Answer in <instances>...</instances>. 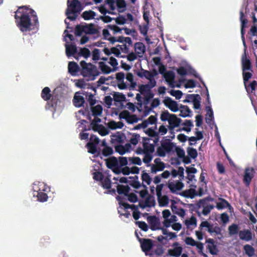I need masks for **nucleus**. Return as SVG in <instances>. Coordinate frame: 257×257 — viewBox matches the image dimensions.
<instances>
[{"label":"nucleus","mask_w":257,"mask_h":257,"mask_svg":"<svg viewBox=\"0 0 257 257\" xmlns=\"http://www.w3.org/2000/svg\"><path fill=\"white\" fill-rule=\"evenodd\" d=\"M113 100L115 102H119L121 101H124L125 100V95L118 92H114V93L113 95Z\"/></svg>","instance_id":"45"},{"label":"nucleus","mask_w":257,"mask_h":257,"mask_svg":"<svg viewBox=\"0 0 257 257\" xmlns=\"http://www.w3.org/2000/svg\"><path fill=\"white\" fill-rule=\"evenodd\" d=\"M206 242L207 243V249L208 250L209 253L212 255H216L219 252V250L215 244V241L212 238H207L206 239Z\"/></svg>","instance_id":"15"},{"label":"nucleus","mask_w":257,"mask_h":257,"mask_svg":"<svg viewBox=\"0 0 257 257\" xmlns=\"http://www.w3.org/2000/svg\"><path fill=\"white\" fill-rule=\"evenodd\" d=\"M241 64L243 71H251L250 60L247 58L245 54L242 57Z\"/></svg>","instance_id":"20"},{"label":"nucleus","mask_w":257,"mask_h":257,"mask_svg":"<svg viewBox=\"0 0 257 257\" xmlns=\"http://www.w3.org/2000/svg\"><path fill=\"white\" fill-rule=\"evenodd\" d=\"M136 224L138 225L139 227L142 229L144 231L147 232L148 229V225L145 221H136Z\"/></svg>","instance_id":"57"},{"label":"nucleus","mask_w":257,"mask_h":257,"mask_svg":"<svg viewBox=\"0 0 257 257\" xmlns=\"http://www.w3.org/2000/svg\"><path fill=\"white\" fill-rule=\"evenodd\" d=\"M146 133L150 137L158 136L159 133L156 132L152 128H149L146 131Z\"/></svg>","instance_id":"64"},{"label":"nucleus","mask_w":257,"mask_h":257,"mask_svg":"<svg viewBox=\"0 0 257 257\" xmlns=\"http://www.w3.org/2000/svg\"><path fill=\"white\" fill-rule=\"evenodd\" d=\"M136 234L139 241L140 242L142 250L144 252L149 251L152 249L153 245L152 240L151 239L141 238L139 237L136 232Z\"/></svg>","instance_id":"10"},{"label":"nucleus","mask_w":257,"mask_h":257,"mask_svg":"<svg viewBox=\"0 0 257 257\" xmlns=\"http://www.w3.org/2000/svg\"><path fill=\"white\" fill-rule=\"evenodd\" d=\"M140 137V136L139 134L134 133L132 135V137L131 138L130 140V143L134 145H136L137 144H138L139 142Z\"/></svg>","instance_id":"58"},{"label":"nucleus","mask_w":257,"mask_h":257,"mask_svg":"<svg viewBox=\"0 0 257 257\" xmlns=\"http://www.w3.org/2000/svg\"><path fill=\"white\" fill-rule=\"evenodd\" d=\"M176 147L174 143L171 142V140L166 139L161 142V146L157 149V155L161 157H164L167 153H169L173 150Z\"/></svg>","instance_id":"5"},{"label":"nucleus","mask_w":257,"mask_h":257,"mask_svg":"<svg viewBox=\"0 0 257 257\" xmlns=\"http://www.w3.org/2000/svg\"><path fill=\"white\" fill-rule=\"evenodd\" d=\"M147 220L151 230H157L160 229V221L156 216L148 217Z\"/></svg>","instance_id":"14"},{"label":"nucleus","mask_w":257,"mask_h":257,"mask_svg":"<svg viewBox=\"0 0 257 257\" xmlns=\"http://www.w3.org/2000/svg\"><path fill=\"white\" fill-rule=\"evenodd\" d=\"M182 252V248L181 246L175 247L173 249H169L168 250V253L170 256L178 257Z\"/></svg>","instance_id":"27"},{"label":"nucleus","mask_w":257,"mask_h":257,"mask_svg":"<svg viewBox=\"0 0 257 257\" xmlns=\"http://www.w3.org/2000/svg\"><path fill=\"white\" fill-rule=\"evenodd\" d=\"M78 55L83 56L85 58H87L90 57L91 52L88 48L84 47L80 48Z\"/></svg>","instance_id":"47"},{"label":"nucleus","mask_w":257,"mask_h":257,"mask_svg":"<svg viewBox=\"0 0 257 257\" xmlns=\"http://www.w3.org/2000/svg\"><path fill=\"white\" fill-rule=\"evenodd\" d=\"M238 236L240 239L245 240L246 241H250L252 238V234L250 230L248 229H244L241 230L238 232Z\"/></svg>","instance_id":"16"},{"label":"nucleus","mask_w":257,"mask_h":257,"mask_svg":"<svg viewBox=\"0 0 257 257\" xmlns=\"http://www.w3.org/2000/svg\"><path fill=\"white\" fill-rule=\"evenodd\" d=\"M116 199L119 202V204L122 206L125 209L133 208L134 207H135V205H131L127 203L123 202L122 200L124 198L121 196H117L116 197Z\"/></svg>","instance_id":"48"},{"label":"nucleus","mask_w":257,"mask_h":257,"mask_svg":"<svg viewBox=\"0 0 257 257\" xmlns=\"http://www.w3.org/2000/svg\"><path fill=\"white\" fill-rule=\"evenodd\" d=\"M65 48L66 54L68 57L74 55L77 53V47L75 45H66Z\"/></svg>","instance_id":"25"},{"label":"nucleus","mask_w":257,"mask_h":257,"mask_svg":"<svg viewBox=\"0 0 257 257\" xmlns=\"http://www.w3.org/2000/svg\"><path fill=\"white\" fill-rule=\"evenodd\" d=\"M102 111V106L100 104H97L94 106H91V112L93 116H97L100 115Z\"/></svg>","instance_id":"29"},{"label":"nucleus","mask_w":257,"mask_h":257,"mask_svg":"<svg viewBox=\"0 0 257 257\" xmlns=\"http://www.w3.org/2000/svg\"><path fill=\"white\" fill-rule=\"evenodd\" d=\"M243 250L245 253L250 257L252 256L254 254V249L249 244H246L243 246Z\"/></svg>","instance_id":"41"},{"label":"nucleus","mask_w":257,"mask_h":257,"mask_svg":"<svg viewBox=\"0 0 257 257\" xmlns=\"http://www.w3.org/2000/svg\"><path fill=\"white\" fill-rule=\"evenodd\" d=\"M119 166H120V168L123 166H126L128 164L127 159L126 157H119L118 159Z\"/></svg>","instance_id":"61"},{"label":"nucleus","mask_w":257,"mask_h":257,"mask_svg":"<svg viewBox=\"0 0 257 257\" xmlns=\"http://www.w3.org/2000/svg\"><path fill=\"white\" fill-rule=\"evenodd\" d=\"M160 118L163 121H168L169 124L167 127L171 130L178 127L182 121V119L178 117L177 115L171 114L167 110H164L162 112Z\"/></svg>","instance_id":"3"},{"label":"nucleus","mask_w":257,"mask_h":257,"mask_svg":"<svg viewBox=\"0 0 257 257\" xmlns=\"http://www.w3.org/2000/svg\"><path fill=\"white\" fill-rule=\"evenodd\" d=\"M155 204L154 199L149 196L147 197L144 203H140L139 206L142 208H145L147 207H151L154 206Z\"/></svg>","instance_id":"21"},{"label":"nucleus","mask_w":257,"mask_h":257,"mask_svg":"<svg viewBox=\"0 0 257 257\" xmlns=\"http://www.w3.org/2000/svg\"><path fill=\"white\" fill-rule=\"evenodd\" d=\"M164 77L165 81L171 87H174V83L175 79V74L172 71H169L166 72L164 75Z\"/></svg>","instance_id":"17"},{"label":"nucleus","mask_w":257,"mask_h":257,"mask_svg":"<svg viewBox=\"0 0 257 257\" xmlns=\"http://www.w3.org/2000/svg\"><path fill=\"white\" fill-rule=\"evenodd\" d=\"M169 93L172 95L176 97L177 99H179L181 98L183 93L181 90H171Z\"/></svg>","instance_id":"51"},{"label":"nucleus","mask_w":257,"mask_h":257,"mask_svg":"<svg viewBox=\"0 0 257 257\" xmlns=\"http://www.w3.org/2000/svg\"><path fill=\"white\" fill-rule=\"evenodd\" d=\"M179 194L186 198H193L196 196V191L195 189L190 188L179 193Z\"/></svg>","instance_id":"23"},{"label":"nucleus","mask_w":257,"mask_h":257,"mask_svg":"<svg viewBox=\"0 0 257 257\" xmlns=\"http://www.w3.org/2000/svg\"><path fill=\"white\" fill-rule=\"evenodd\" d=\"M191 113L192 111L190 108L188 106H187L184 109L180 110V113L178 115V116L182 117L191 116L190 114Z\"/></svg>","instance_id":"46"},{"label":"nucleus","mask_w":257,"mask_h":257,"mask_svg":"<svg viewBox=\"0 0 257 257\" xmlns=\"http://www.w3.org/2000/svg\"><path fill=\"white\" fill-rule=\"evenodd\" d=\"M206 110H207V115H206V120L207 122H209L214 119V115L212 109L210 106H206Z\"/></svg>","instance_id":"43"},{"label":"nucleus","mask_w":257,"mask_h":257,"mask_svg":"<svg viewBox=\"0 0 257 257\" xmlns=\"http://www.w3.org/2000/svg\"><path fill=\"white\" fill-rule=\"evenodd\" d=\"M195 246L198 249V253L201 254L204 257H207V254L205 253H204L203 250L204 249V245L203 243L201 242H196V244L195 245Z\"/></svg>","instance_id":"50"},{"label":"nucleus","mask_w":257,"mask_h":257,"mask_svg":"<svg viewBox=\"0 0 257 257\" xmlns=\"http://www.w3.org/2000/svg\"><path fill=\"white\" fill-rule=\"evenodd\" d=\"M135 51L137 55H143L146 52L145 45L142 42L135 44Z\"/></svg>","instance_id":"22"},{"label":"nucleus","mask_w":257,"mask_h":257,"mask_svg":"<svg viewBox=\"0 0 257 257\" xmlns=\"http://www.w3.org/2000/svg\"><path fill=\"white\" fill-rule=\"evenodd\" d=\"M116 6L119 13L123 12L126 7V4L124 0H116Z\"/></svg>","instance_id":"34"},{"label":"nucleus","mask_w":257,"mask_h":257,"mask_svg":"<svg viewBox=\"0 0 257 257\" xmlns=\"http://www.w3.org/2000/svg\"><path fill=\"white\" fill-rule=\"evenodd\" d=\"M49 190V188L43 183H38L33 184V196H36L37 200L41 202H44L48 200V195L46 192Z\"/></svg>","instance_id":"4"},{"label":"nucleus","mask_w":257,"mask_h":257,"mask_svg":"<svg viewBox=\"0 0 257 257\" xmlns=\"http://www.w3.org/2000/svg\"><path fill=\"white\" fill-rule=\"evenodd\" d=\"M101 183L102 187L106 189H110L111 187V184H112L110 178L108 176L106 177L105 178H104Z\"/></svg>","instance_id":"42"},{"label":"nucleus","mask_w":257,"mask_h":257,"mask_svg":"<svg viewBox=\"0 0 257 257\" xmlns=\"http://www.w3.org/2000/svg\"><path fill=\"white\" fill-rule=\"evenodd\" d=\"M214 199L210 196L206 197L204 198L201 199L198 202L197 205L198 208L203 207L202 213L204 215H207L210 211L214 207L213 205H207V202L213 201Z\"/></svg>","instance_id":"7"},{"label":"nucleus","mask_w":257,"mask_h":257,"mask_svg":"<svg viewBox=\"0 0 257 257\" xmlns=\"http://www.w3.org/2000/svg\"><path fill=\"white\" fill-rule=\"evenodd\" d=\"M171 209L174 213L181 217H184L185 215V211L183 208H178L177 206L172 204L171 205Z\"/></svg>","instance_id":"31"},{"label":"nucleus","mask_w":257,"mask_h":257,"mask_svg":"<svg viewBox=\"0 0 257 257\" xmlns=\"http://www.w3.org/2000/svg\"><path fill=\"white\" fill-rule=\"evenodd\" d=\"M115 185L117 189V192L119 194H123L124 196L128 195L130 191V188L128 186H123V185H119L117 182H113L112 185Z\"/></svg>","instance_id":"19"},{"label":"nucleus","mask_w":257,"mask_h":257,"mask_svg":"<svg viewBox=\"0 0 257 257\" xmlns=\"http://www.w3.org/2000/svg\"><path fill=\"white\" fill-rule=\"evenodd\" d=\"M138 76L140 77H145L147 79H149L150 78H151V72L148 70H146L142 69L141 72H139L137 73Z\"/></svg>","instance_id":"52"},{"label":"nucleus","mask_w":257,"mask_h":257,"mask_svg":"<svg viewBox=\"0 0 257 257\" xmlns=\"http://www.w3.org/2000/svg\"><path fill=\"white\" fill-rule=\"evenodd\" d=\"M228 233L229 235L233 236L238 234L239 227L237 224L233 223L228 227Z\"/></svg>","instance_id":"32"},{"label":"nucleus","mask_w":257,"mask_h":257,"mask_svg":"<svg viewBox=\"0 0 257 257\" xmlns=\"http://www.w3.org/2000/svg\"><path fill=\"white\" fill-rule=\"evenodd\" d=\"M116 174L119 175L122 173L124 175H128L131 174V168L128 166H124L123 168L119 167V169L115 170Z\"/></svg>","instance_id":"35"},{"label":"nucleus","mask_w":257,"mask_h":257,"mask_svg":"<svg viewBox=\"0 0 257 257\" xmlns=\"http://www.w3.org/2000/svg\"><path fill=\"white\" fill-rule=\"evenodd\" d=\"M111 54H114L116 57L124 58V56L121 55V52L120 49L116 47H113L111 48Z\"/></svg>","instance_id":"56"},{"label":"nucleus","mask_w":257,"mask_h":257,"mask_svg":"<svg viewBox=\"0 0 257 257\" xmlns=\"http://www.w3.org/2000/svg\"><path fill=\"white\" fill-rule=\"evenodd\" d=\"M99 67L104 74H108L112 71L111 69L104 62L101 61L99 62Z\"/></svg>","instance_id":"37"},{"label":"nucleus","mask_w":257,"mask_h":257,"mask_svg":"<svg viewBox=\"0 0 257 257\" xmlns=\"http://www.w3.org/2000/svg\"><path fill=\"white\" fill-rule=\"evenodd\" d=\"M113 153V149L111 147L107 146L104 148L102 150V154L104 157H108L111 155Z\"/></svg>","instance_id":"55"},{"label":"nucleus","mask_w":257,"mask_h":257,"mask_svg":"<svg viewBox=\"0 0 257 257\" xmlns=\"http://www.w3.org/2000/svg\"><path fill=\"white\" fill-rule=\"evenodd\" d=\"M159 205L160 206H167L169 203V198L167 195H162L157 197Z\"/></svg>","instance_id":"36"},{"label":"nucleus","mask_w":257,"mask_h":257,"mask_svg":"<svg viewBox=\"0 0 257 257\" xmlns=\"http://www.w3.org/2000/svg\"><path fill=\"white\" fill-rule=\"evenodd\" d=\"M80 66L82 68V73L84 76H92L93 77L99 75V72L97 69L95 65L91 63H87L82 60L80 62Z\"/></svg>","instance_id":"6"},{"label":"nucleus","mask_w":257,"mask_h":257,"mask_svg":"<svg viewBox=\"0 0 257 257\" xmlns=\"http://www.w3.org/2000/svg\"><path fill=\"white\" fill-rule=\"evenodd\" d=\"M73 102L75 106L79 107L82 106L85 102L84 98L82 95H77L75 94Z\"/></svg>","instance_id":"26"},{"label":"nucleus","mask_w":257,"mask_h":257,"mask_svg":"<svg viewBox=\"0 0 257 257\" xmlns=\"http://www.w3.org/2000/svg\"><path fill=\"white\" fill-rule=\"evenodd\" d=\"M164 104L173 112H176L179 110L177 102L173 100L170 97H166L164 100Z\"/></svg>","instance_id":"13"},{"label":"nucleus","mask_w":257,"mask_h":257,"mask_svg":"<svg viewBox=\"0 0 257 257\" xmlns=\"http://www.w3.org/2000/svg\"><path fill=\"white\" fill-rule=\"evenodd\" d=\"M52 94L50 89L48 87H46L43 89L41 92V97L45 101H48L51 99Z\"/></svg>","instance_id":"28"},{"label":"nucleus","mask_w":257,"mask_h":257,"mask_svg":"<svg viewBox=\"0 0 257 257\" xmlns=\"http://www.w3.org/2000/svg\"><path fill=\"white\" fill-rule=\"evenodd\" d=\"M155 164H152L151 166V171L152 173L156 174L158 172L163 171L165 167V164L161 161L159 158L155 159Z\"/></svg>","instance_id":"12"},{"label":"nucleus","mask_w":257,"mask_h":257,"mask_svg":"<svg viewBox=\"0 0 257 257\" xmlns=\"http://www.w3.org/2000/svg\"><path fill=\"white\" fill-rule=\"evenodd\" d=\"M65 15L67 19L70 21H75L78 14L82 10L80 2L78 0H68Z\"/></svg>","instance_id":"2"},{"label":"nucleus","mask_w":257,"mask_h":257,"mask_svg":"<svg viewBox=\"0 0 257 257\" xmlns=\"http://www.w3.org/2000/svg\"><path fill=\"white\" fill-rule=\"evenodd\" d=\"M151 88H150L149 85L147 84H142L139 86V91L142 94L148 93L151 91Z\"/></svg>","instance_id":"54"},{"label":"nucleus","mask_w":257,"mask_h":257,"mask_svg":"<svg viewBox=\"0 0 257 257\" xmlns=\"http://www.w3.org/2000/svg\"><path fill=\"white\" fill-rule=\"evenodd\" d=\"M106 167L111 169L116 174L115 170L119 169V163L118 159L115 157H111L105 160Z\"/></svg>","instance_id":"11"},{"label":"nucleus","mask_w":257,"mask_h":257,"mask_svg":"<svg viewBox=\"0 0 257 257\" xmlns=\"http://www.w3.org/2000/svg\"><path fill=\"white\" fill-rule=\"evenodd\" d=\"M115 151L119 153L120 155H123V154L126 152V149H125V147L120 145L115 146Z\"/></svg>","instance_id":"62"},{"label":"nucleus","mask_w":257,"mask_h":257,"mask_svg":"<svg viewBox=\"0 0 257 257\" xmlns=\"http://www.w3.org/2000/svg\"><path fill=\"white\" fill-rule=\"evenodd\" d=\"M254 169L252 167H247L245 169L243 178V182L246 187H249L250 182L254 177Z\"/></svg>","instance_id":"9"},{"label":"nucleus","mask_w":257,"mask_h":257,"mask_svg":"<svg viewBox=\"0 0 257 257\" xmlns=\"http://www.w3.org/2000/svg\"><path fill=\"white\" fill-rule=\"evenodd\" d=\"M242 76L245 89L247 92H248L249 88L246 85V82H248L249 79L251 78L252 76V74L249 72H245V71H243Z\"/></svg>","instance_id":"40"},{"label":"nucleus","mask_w":257,"mask_h":257,"mask_svg":"<svg viewBox=\"0 0 257 257\" xmlns=\"http://www.w3.org/2000/svg\"><path fill=\"white\" fill-rule=\"evenodd\" d=\"M144 153H153L155 151V146L153 144H149V143H144L143 144Z\"/></svg>","instance_id":"33"},{"label":"nucleus","mask_w":257,"mask_h":257,"mask_svg":"<svg viewBox=\"0 0 257 257\" xmlns=\"http://www.w3.org/2000/svg\"><path fill=\"white\" fill-rule=\"evenodd\" d=\"M187 152L188 155L191 158L195 159L197 158L198 154L197 150L191 147H188L187 149Z\"/></svg>","instance_id":"49"},{"label":"nucleus","mask_w":257,"mask_h":257,"mask_svg":"<svg viewBox=\"0 0 257 257\" xmlns=\"http://www.w3.org/2000/svg\"><path fill=\"white\" fill-rule=\"evenodd\" d=\"M92 59L94 61L98 60L100 58V50L98 49L95 48L92 52Z\"/></svg>","instance_id":"59"},{"label":"nucleus","mask_w":257,"mask_h":257,"mask_svg":"<svg viewBox=\"0 0 257 257\" xmlns=\"http://www.w3.org/2000/svg\"><path fill=\"white\" fill-rule=\"evenodd\" d=\"M15 18L17 26L23 33L39 28V23L36 13L27 6L19 7L16 12Z\"/></svg>","instance_id":"1"},{"label":"nucleus","mask_w":257,"mask_h":257,"mask_svg":"<svg viewBox=\"0 0 257 257\" xmlns=\"http://www.w3.org/2000/svg\"><path fill=\"white\" fill-rule=\"evenodd\" d=\"M93 178L95 180L102 181L104 178V175L101 172H95L93 174Z\"/></svg>","instance_id":"63"},{"label":"nucleus","mask_w":257,"mask_h":257,"mask_svg":"<svg viewBox=\"0 0 257 257\" xmlns=\"http://www.w3.org/2000/svg\"><path fill=\"white\" fill-rule=\"evenodd\" d=\"M96 13L94 12L89 10L84 12L81 16L84 20H90L93 19Z\"/></svg>","instance_id":"38"},{"label":"nucleus","mask_w":257,"mask_h":257,"mask_svg":"<svg viewBox=\"0 0 257 257\" xmlns=\"http://www.w3.org/2000/svg\"><path fill=\"white\" fill-rule=\"evenodd\" d=\"M68 71L72 75H76V73L79 70L78 64L74 61L69 62L68 65Z\"/></svg>","instance_id":"24"},{"label":"nucleus","mask_w":257,"mask_h":257,"mask_svg":"<svg viewBox=\"0 0 257 257\" xmlns=\"http://www.w3.org/2000/svg\"><path fill=\"white\" fill-rule=\"evenodd\" d=\"M129 178L131 179H133L131 182L130 183V184L134 188L137 189L141 187V183L138 181V177L137 176H135L134 177H130Z\"/></svg>","instance_id":"39"},{"label":"nucleus","mask_w":257,"mask_h":257,"mask_svg":"<svg viewBox=\"0 0 257 257\" xmlns=\"http://www.w3.org/2000/svg\"><path fill=\"white\" fill-rule=\"evenodd\" d=\"M100 140L98 137L94 135H90V141L86 145L88 152L92 154L97 153L100 154V151H97V145L99 144Z\"/></svg>","instance_id":"8"},{"label":"nucleus","mask_w":257,"mask_h":257,"mask_svg":"<svg viewBox=\"0 0 257 257\" xmlns=\"http://www.w3.org/2000/svg\"><path fill=\"white\" fill-rule=\"evenodd\" d=\"M84 33L87 34H95L98 32L97 29L94 28V25L90 24L84 26Z\"/></svg>","instance_id":"30"},{"label":"nucleus","mask_w":257,"mask_h":257,"mask_svg":"<svg viewBox=\"0 0 257 257\" xmlns=\"http://www.w3.org/2000/svg\"><path fill=\"white\" fill-rule=\"evenodd\" d=\"M168 187L172 193H175L177 191L181 190L183 188L184 184L182 182L178 181L176 183L173 182L169 183Z\"/></svg>","instance_id":"18"},{"label":"nucleus","mask_w":257,"mask_h":257,"mask_svg":"<svg viewBox=\"0 0 257 257\" xmlns=\"http://www.w3.org/2000/svg\"><path fill=\"white\" fill-rule=\"evenodd\" d=\"M221 202L217 203L216 207L218 209H222L223 208L230 207V205L226 200L223 198H220Z\"/></svg>","instance_id":"44"},{"label":"nucleus","mask_w":257,"mask_h":257,"mask_svg":"<svg viewBox=\"0 0 257 257\" xmlns=\"http://www.w3.org/2000/svg\"><path fill=\"white\" fill-rule=\"evenodd\" d=\"M141 177L143 181L146 182L148 185H150L152 181V179L148 173L145 172V171H143Z\"/></svg>","instance_id":"53"},{"label":"nucleus","mask_w":257,"mask_h":257,"mask_svg":"<svg viewBox=\"0 0 257 257\" xmlns=\"http://www.w3.org/2000/svg\"><path fill=\"white\" fill-rule=\"evenodd\" d=\"M201 100V98L200 97V95H199V97H195L193 100V108L194 109H200V101Z\"/></svg>","instance_id":"60"}]
</instances>
